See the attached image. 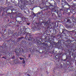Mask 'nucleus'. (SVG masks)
Returning <instances> with one entry per match:
<instances>
[{
    "label": "nucleus",
    "mask_w": 76,
    "mask_h": 76,
    "mask_svg": "<svg viewBox=\"0 0 76 76\" xmlns=\"http://www.w3.org/2000/svg\"><path fill=\"white\" fill-rule=\"evenodd\" d=\"M70 21V20H67V22H68L69 21H69Z\"/></svg>",
    "instance_id": "4"
},
{
    "label": "nucleus",
    "mask_w": 76,
    "mask_h": 76,
    "mask_svg": "<svg viewBox=\"0 0 76 76\" xmlns=\"http://www.w3.org/2000/svg\"><path fill=\"white\" fill-rule=\"evenodd\" d=\"M28 76H29V75H27Z\"/></svg>",
    "instance_id": "8"
},
{
    "label": "nucleus",
    "mask_w": 76,
    "mask_h": 76,
    "mask_svg": "<svg viewBox=\"0 0 76 76\" xmlns=\"http://www.w3.org/2000/svg\"><path fill=\"white\" fill-rule=\"evenodd\" d=\"M20 58L21 60H24V59L23 58Z\"/></svg>",
    "instance_id": "1"
},
{
    "label": "nucleus",
    "mask_w": 76,
    "mask_h": 76,
    "mask_svg": "<svg viewBox=\"0 0 76 76\" xmlns=\"http://www.w3.org/2000/svg\"><path fill=\"white\" fill-rule=\"evenodd\" d=\"M27 24H28V25H29L30 24V23H28Z\"/></svg>",
    "instance_id": "5"
},
{
    "label": "nucleus",
    "mask_w": 76,
    "mask_h": 76,
    "mask_svg": "<svg viewBox=\"0 0 76 76\" xmlns=\"http://www.w3.org/2000/svg\"><path fill=\"white\" fill-rule=\"evenodd\" d=\"M12 59H14V58H15V56H14L13 57H12Z\"/></svg>",
    "instance_id": "3"
},
{
    "label": "nucleus",
    "mask_w": 76,
    "mask_h": 76,
    "mask_svg": "<svg viewBox=\"0 0 76 76\" xmlns=\"http://www.w3.org/2000/svg\"><path fill=\"white\" fill-rule=\"evenodd\" d=\"M3 58H4V57H3Z\"/></svg>",
    "instance_id": "7"
},
{
    "label": "nucleus",
    "mask_w": 76,
    "mask_h": 76,
    "mask_svg": "<svg viewBox=\"0 0 76 76\" xmlns=\"http://www.w3.org/2000/svg\"><path fill=\"white\" fill-rule=\"evenodd\" d=\"M5 59H6V58H5Z\"/></svg>",
    "instance_id": "9"
},
{
    "label": "nucleus",
    "mask_w": 76,
    "mask_h": 76,
    "mask_svg": "<svg viewBox=\"0 0 76 76\" xmlns=\"http://www.w3.org/2000/svg\"><path fill=\"white\" fill-rule=\"evenodd\" d=\"M23 64H25V61L24 60H23Z\"/></svg>",
    "instance_id": "2"
},
{
    "label": "nucleus",
    "mask_w": 76,
    "mask_h": 76,
    "mask_svg": "<svg viewBox=\"0 0 76 76\" xmlns=\"http://www.w3.org/2000/svg\"><path fill=\"white\" fill-rule=\"evenodd\" d=\"M15 53H17V52H16V51H15Z\"/></svg>",
    "instance_id": "6"
}]
</instances>
